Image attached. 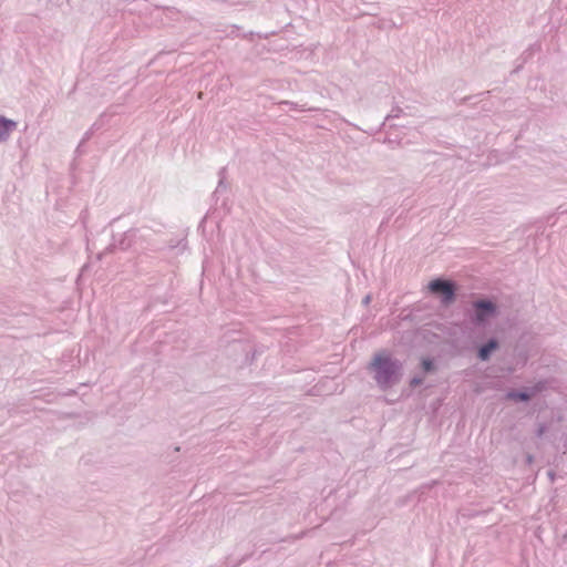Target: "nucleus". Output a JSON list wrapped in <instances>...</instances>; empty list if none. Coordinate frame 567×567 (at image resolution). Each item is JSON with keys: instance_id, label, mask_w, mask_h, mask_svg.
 <instances>
[{"instance_id": "21", "label": "nucleus", "mask_w": 567, "mask_h": 567, "mask_svg": "<svg viewBox=\"0 0 567 567\" xmlns=\"http://www.w3.org/2000/svg\"><path fill=\"white\" fill-rule=\"evenodd\" d=\"M369 302H370V296H365V297L363 298V303H364V305H368Z\"/></svg>"}, {"instance_id": "14", "label": "nucleus", "mask_w": 567, "mask_h": 567, "mask_svg": "<svg viewBox=\"0 0 567 567\" xmlns=\"http://www.w3.org/2000/svg\"><path fill=\"white\" fill-rule=\"evenodd\" d=\"M103 126H104V122H103V115H102L97 121H95L91 125L90 130H93V132L95 133V132L100 131Z\"/></svg>"}, {"instance_id": "17", "label": "nucleus", "mask_w": 567, "mask_h": 567, "mask_svg": "<svg viewBox=\"0 0 567 567\" xmlns=\"http://www.w3.org/2000/svg\"><path fill=\"white\" fill-rule=\"evenodd\" d=\"M546 431H547V425L544 424V423L539 424L537 430H536V436L537 437H542L545 434Z\"/></svg>"}, {"instance_id": "22", "label": "nucleus", "mask_w": 567, "mask_h": 567, "mask_svg": "<svg viewBox=\"0 0 567 567\" xmlns=\"http://www.w3.org/2000/svg\"><path fill=\"white\" fill-rule=\"evenodd\" d=\"M284 103L287 104V105H290L291 107L296 106V104L293 102L285 101Z\"/></svg>"}, {"instance_id": "9", "label": "nucleus", "mask_w": 567, "mask_h": 567, "mask_svg": "<svg viewBox=\"0 0 567 567\" xmlns=\"http://www.w3.org/2000/svg\"><path fill=\"white\" fill-rule=\"evenodd\" d=\"M218 184L216 189L213 193V197L216 198V202L218 200V195L225 193L228 189V184L226 182L227 179V167L223 166L218 171Z\"/></svg>"}, {"instance_id": "18", "label": "nucleus", "mask_w": 567, "mask_h": 567, "mask_svg": "<svg viewBox=\"0 0 567 567\" xmlns=\"http://www.w3.org/2000/svg\"><path fill=\"white\" fill-rule=\"evenodd\" d=\"M83 146L84 145H81V142H80L76 147V151H75L79 155H82L84 153Z\"/></svg>"}, {"instance_id": "2", "label": "nucleus", "mask_w": 567, "mask_h": 567, "mask_svg": "<svg viewBox=\"0 0 567 567\" xmlns=\"http://www.w3.org/2000/svg\"><path fill=\"white\" fill-rule=\"evenodd\" d=\"M499 313V306L493 298L481 297L471 302L465 317L474 328L486 329Z\"/></svg>"}, {"instance_id": "10", "label": "nucleus", "mask_w": 567, "mask_h": 567, "mask_svg": "<svg viewBox=\"0 0 567 567\" xmlns=\"http://www.w3.org/2000/svg\"><path fill=\"white\" fill-rule=\"evenodd\" d=\"M420 368L422 371V375L433 374L437 370L436 361L433 357H424L421 359Z\"/></svg>"}, {"instance_id": "13", "label": "nucleus", "mask_w": 567, "mask_h": 567, "mask_svg": "<svg viewBox=\"0 0 567 567\" xmlns=\"http://www.w3.org/2000/svg\"><path fill=\"white\" fill-rule=\"evenodd\" d=\"M423 383H424V375H422V374H415L409 381V384L412 389L419 388Z\"/></svg>"}, {"instance_id": "6", "label": "nucleus", "mask_w": 567, "mask_h": 567, "mask_svg": "<svg viewBox=\"0 0 567 567\" xmlns=\"http://www.w3.org/2000/svg\"><path fill=\"white\" fill-rule=\"evenodd\" d=\"M542 51L540 42L532 43L515 61L513 73H518L524 65L538 52Z\"/></svg>"}, {"instance_id": "5", "label": "nucleus", "mask_w": 567, "mask_h": 567, "mask_svg": "<svg viewBox=\"0 0 567 567\" xmlns=\"http://www.w3.org/2000/svg\"><path fill=\"white\" fill-rule=\"evenodd\" d=\"M499 348L501 342L498 338L491 337L485 342L480 343L475 347L476 358L482 362L489 361L493 353L497 351Z\"/></svg>"}, {"instance_id": "20", "label": "nucleus", "mask_w": 567, "mask_h": 567, "mask_svg": "<svg viewBox=\"0 0 567 567\" xmlns=\"http://www.w3.org/2000/svg\"><path fill=\"white\" fill-rule=\"evenodd\" d=\"M383 143L393 144V143H394V141H393L392 138H390V137H385V138L383 140Z\"/></svg>"}, {"instance_id": "7", "label": "nucleus", "mask_w": 567, "mask_h": 567, "mask_svg": "<svg viewBox=\"0 0 567 567\" xmlns=\"http://www.w3.org/2000/svg\"><path fill=\"white\" fill-rule=\"evenodd\" d=\"M505 398L506 400L522 403H528L533 399L527 386L511 389L506 392Z\"/></svg>"}, {"instance_id": "19", "label": "nucleus", "mask_w": 567, "mask_h": 567, "mask_svg": "<svg viewBox=\"0 0 567 567\" xmlns=\"http://www.w3.org/2000/svg\"><path fill=\"white\" fill-rule=\"evenodd\" d=\"M534 462V456L532 454L526 455V463L532 464Z\"/></svg>"}, {"instance_id": "16", "label": "nucleus", "mask_w": 567, "mask_h": 567, "mask_svg": "<svg viewBox=\"0 0 567 567\" xmlns=\"http://www.w3.org/2000/svg\"><path fill=\"white\" fill-rule=\"evenodd\" d=\"M93 134H94L93 130H90V128H89V130L84 133V135H83V137H82V140H81V145H84L87 141H90V140H91V137L93 136Z\"/></svg>"}, {"instance_id": "12", "label": "nucleus", "mask_w": 567, "mask_h": 567, "mask_svg": "<svg viewBox=\"0 0 567 567\" xmlns=\"http://www.w3.org/2000/svg\"><path fill=\"white\" fill-rule=\"evenodd\" d=\"M403 113V110L400 106H394L391 112L385 116L384 121L380 125V130L384 128L386 125V122H389L392 118H398Z\"/></svg>"}, {"instance_id": "11", "label": "nucleus", "mask_w": 567, "mask_h": 567, "mask_svg": "<svg viewBox=\"0 0 567 567\" xmlns=\"http://www.w3.org/2000/svg\"><path fill=\"white\" fill-rule=\"evenodd\" d=\"M527 388L529 390L532 398H534L537 394H539L548 389V381L539 380V381L535 382L532 386H527Z\"/></svg>"}, {"instance_id": "4", "label": "nucleus", "mask_w": 567, "mask_h": 567, "mask_svg": "<svg viewBox=\"0 0 567 567\" xmlns=\"http://www.w3.org/2000/svg\"><path fill=\"white\" fill-rule=\"evenodd\" d=\"M138 233L140 230L137 228H131L120 235L118 238L113 235L112 243L107 246L106 250L112 252L115 249L123 251L130 249L135 244Z\"/></svg>"}, {"instance_id": "1", "label": "nucleus", "mask_w": 567, "mask_h": 567, "mask_svg": "<svg viewBox=\"0 0 567 567\" xmlns=\"http://www.w3.org/2000/svg\"><path fill=\"white\" fill-rule=\"evenodd\" d=\"M368 369L373 373L377 385L383 391L398 384L403 377V362L386 351L374 353Z\"/></svg>"}, {"instance_id": "3", "label": "nucleus", "mask_w": 567, "mask_h": 567, "mask_svg": "<svg viewBox=\"0 0 567 567\" xmlns=\"http://www.w3.org/2000/svg\"><path fill=\"white\" fill-rule=\"evenodd\" d=\"M427 290L431 295L439 297L444 307H449L457 299L458 286L454 280L437 277L427 284Z\"/></svg>"}, {"instance_id": "15", "label": "nucleus", "mask_w": 567, "mask_h": 567, "mask_svg": "<svg viewBox=\"0 0 567 567\" xmlns=\"http://www.w3.org/2000/svg\"><path fill=\"white\" fill-rule=\"evenodd\" d=\"M103 126H104V122H103V115H102L97 121H95L91 125L90 130H93V132L95 133V132L100 131Z\"/></svg>"}, {"instance_id": "8", "label": "nucleus", "mask_w": 567, "mask_h": 567, "mask_svg": "<svg viewBox=\"0 0 567 567\" xmlns=\"http://www.w3.org/2000/svg\"><path fill=\"white\" fill-rule=\"evenodd\" d=\"M18 123L11 118L0 115V143L7 142L10 134L17 128Z\"/></svg>"}]
</instances>
